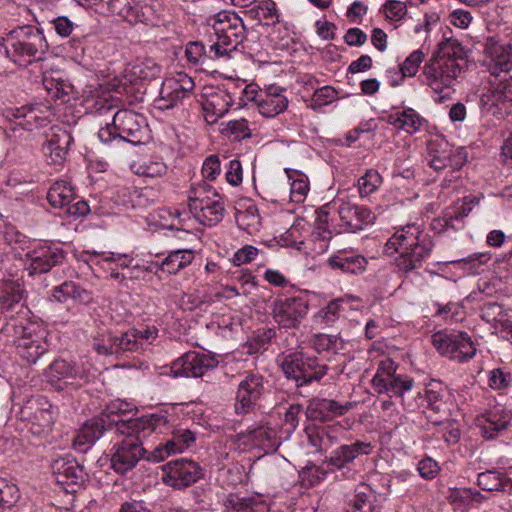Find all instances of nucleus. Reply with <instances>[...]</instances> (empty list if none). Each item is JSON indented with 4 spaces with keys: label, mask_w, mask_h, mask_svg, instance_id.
<instances>
[{
    "label": "nucleus",
    "mask_w": 512,
    "mask_h": 512,
    "mask_svg": "<svg viewBox=\"0 0 512 512\" xmlns=\"http://www.w3.org/2000/svg\"><path fill=\"white\" fill-rule=\"evenodd\" d=\"M237 437L243 445L260 449L264 453L275 451L279 446L276 430L264 421L249 427Z\"/></svg>",
    "instance_id": "aec40b11"
},
{
    "label": "nucleus",
    "mask_w": 512,
    "mask_h": 512,
    "mask_svg": "<svg viewBox=\"0 0 512 512\" xmlns=\"http://www.w3.org/2000/svg\"><path fill=\"white\" fill-rule=\"evenodd\" d=\"M217 365L218 361L214 356L188 351L172 363L171 369L176 376L198 378L216 368Z\"/></svg>",
    "instance_id": "dca6fc26"
},
{
    "label": "nucleus",
    "mask_w": 512,
    "mask_h": 512,
    "mask_svg": "<svg viewBox=\"0 0 512 512\" xmlns=\"http://www.w3.org/2000/svg\"><path fill=\"white\" fill-rule=\"evenodd\" d=\"M173 436L162 446L156 447L152 451L151 459L153 462H160L172 453L182 452L195 441V435L192 431L184 428L174 429Z\"/></svg>",
    "instance_id": "c756f323"
},
{
    "label": "nucleus",
    "mask_w": 512,
    "mask_h": 512,
    "mask_svg": "<svg viewBox=\"0 0 512 512\" xmlns=\"http://www.w3.org/2000/svg\"><path fill=\"white\" fill-rule=\"evenodd\" d=\"M133 335L137 339V342L140 344L139 352L142 353L145 351L150 344L157 338L158 329L155 326H147L145 329H131Z\"/></svg>",
    "instance_id": "338daca9"
},
{
    "label": "nucleus",
    "mask_w": 512,
    "mask_h": 512,
    "mask_svg": "<svg viewBox=\"0 0 512 512\" xmlns=\"http://www.w3.org/2000/svg\"><path fill=\"white\" fill-rule=\"evenodd\" d=\"M383 179L375 169H369L358 179V189L361 197H367L378 190Z\"/></svg>",
    "instance_id": "3c124183"
},
{
    "label": "nucleus",
    "mask_w": 512,
    "mask_h": 512,
    "mask_svg": "<svg viewBox=\"0 0 512 512\" xmlns=\"http://www.w3.org/2000/svg\"><path fill=\"white\" fill-rule=\"evenodd\" d=\"M464 72L463 67L453 61L440 60L436 56L423 67L424 82L436 93L451 88L456 79Z\"/></svg>",
    "instance_id": "f8f14e48"
},
{
    "label": "nucleus",
    "mask_w": 512,
    "mask_h": 512,
    "mask_svg": "<svg viewBox=\"0 0 512 512\" xmlns=\"http://www.w3.org/2000/svg\"><path fill=\"white\" fill-rule=\"evenodd\" d=\"M64 260V251L48 243H38L25 254V269L29 275L47 273Z\"/></svg>",
    "instance_id": "4468645a"
},
{
    "label": "nucleus",
    "mask_w": 512,
    "mask_h": 512,
    "mask_svg": "<svg viewBox=\"0 0 512 512\" xmlns=\"http://www.w3.org/2000/svg\"><path fill=\"white\" fill-rule=\"evenodd\" d=\"M146 119L129 109H120L113 114L112 123L98 131V138L105 144L123 142L138 145L146 134Z\"/></svg>",
    "instance_id": "39448f33"
},
{
    "label": "nucleus",
    "mask_w": 512,
    "mask_h": 512,
    "mask_svg": "<svg viewBox=\"0 0 512 512\" xmlns=\"http://www.w3.org/2000/svg\"><path fill=\"white\" fill-rule=\"evenodd\" d=\"M373 451L371 442L355 440L349 444H342L334 449L327 458L326 463L336 469H343L353 463L360 456L370 455Z\"/></svg>",
    "instance_id": "b1692460"
},
{
    "label": "nucleus",
    "mask_w": 512,
    "mask_h": 512,
    "mask_svg": "<svg viewBox=\"0 0 512 512\" xmlns=\"http://www.w3.org/2000/svg\"><path fill=\"white\" fill-rule=\"evenodd\" d=\"M327 265L346 275H361L367 269L368 260L361 254L338 252L327 259Z\"/></svg>",
    "instance_id": "7c9ffc66"
},
{
    "label": "nucleus",
    "mask_w": 512,
    "mask_h": 512,
    "mask_svg": "<svg viewBox=\"0 0 512 512\" xmlns=\"http://www.w3.org/2000/svg\"><path fill=\"white\" fill-rule=\"evenodd\" d=\"M311 347L317 352H337L343 349L344 343L339 335L317 333L310 339Z\"/></svg>",
    "instance_id": "49530a36"
},
{
    "label": "nucleus",
    "mask_w": 512,
    "mask_h": 512,
    "mask_svg": "<svg viewBox=\"0 0 512 512\" xmlns=\"http://www.w3.org/2000/svg\"><path fill=\"white\" fill-rule=\"evenodd\" d=\"M102 256V260L105 262H117L121 268H128L130 270L132 266V258L127 254H120L114 252H97V251H84L81 254V259L85 262L92 261L93 257Z\"/></svg>",
    "instance_id": "603ef678"
},
{
    "label": "nucleus",
    "mask_w": 512,
    "mask_h": 512,
    "mask_svg": "<svg viewBox=\"0 0 512 512\" xmlns=\"http://www.w3.org/2000/svg\"><path fill=\"white\" fill-rule=\"evenodd\" d=\"M107 11L131 25L153 24V10L149 5H141L135 0H104Z\"/></svg>",
    "instance_id": "a211bd4d"
},
{
    "label": "nucleus",
    "mask_w": 512,
    "mask_h": 512,
    "mask_svg": "<svg viewBox=\"0 0 512 512\" xmlns=\"http://www.w3.org/2000/svg\"><path fill=\"white\" fill-rule=\"evenodd\" d=\"M281 369L285 377L293 381L296 393L301 397H308L311 394V387L319 383L329 370L318 357L301 351L285 355Z\"/></svg>",
    "instance_id": "7ed1b4c3"
},
{
    "label": "nucleus",
    "mask_w": 512,
    "mask_h": 512,
    "mask_svg": "<svg viewBox=\"0 0 512 512\" xmlns=\"http://www.w3.org/2000/svg\"><path fill=\"white\" fill-rule=\"evenodd\" d=\"M477 484L483 491H505L510 486V479L496 470H487L478 474Z\"/></svg>",
    "instance_id": "c03bdc74"
},
{
    "label": "nucleus",
    "mask_w": 512,
    "mask_h": 512,
    "mask_svg": "<svg viewBox=\"0 0 512 512\" xmlns=\"http://www.w3.org/2000/svg\"><path fill=\"white\" fill-rule=\"evenodd\" d=\"M233 104V98L226 90L219 89L210 95L207 100L206 107L211 109L213 114L217 117H222L229 110V107Z\"/></svg>",
    "instance_id": "09e8293b"
},
{
    "label": "nucleus",
    "mask_w": 512,
    "mask_h": 512,
    "mask_svg": "<svg viewBox=\"0 0 512 512\" xmlns=\"http://www.w3.org/2000/svg\"><path fill=\"white\" fill-rule=\"evenodd\" d=\"M187 97L188 95L177 87H174V85L167 79L163 82L160 97L156 101L159 109L168 110L181 104Z\"/></svg>",
    "instance_id": "a18cd8bd"
},
{
    "label": "nucleus",
    "mask_w": 512,
    "mask_h": 512,
    "mask_svg": "<svg viewBox=\"0 0 512 512\" xmlns=\"http://www.w3.org/2000/svg\"><path fill=\"white\" fill-rule=\"evenodd\" d=\"M92 346L99 355H115V333L107 332L95 337Z\"/></svg>",
    "instance_id": "13d9d810"
},
{
    "label": "nucleus",
    "mask_w": 512,
    "mask_h": 512,
    "mask_svg": "<svg viewBox=\"0 0 512 512\" xmlns=\"http://www.w3.org/2000/svg\"><path fill=\"white\" fill-rule=\"evenodd\" d=\"M221 126V133L232 141L240 142L252 135L248 121L244 118L223 122Z\"/></svg>",
    "instance_id": "de8ad7c7"
},
{
    "label": "nucleus",
    "mask_w": 512,
    "mask_h": 512,
    "mask_svg": "<svg viewBox=\"0 0 512 512\" xmlns=\"http://www.w3.org/2000/svg\"><path fill=\"white\" fill-rule=\"evenodd\" d=\"M216 41L210 45L215 58H231V54L245 39V26L235 13L220 12L213 19Z\"/></svg>",
    "instance_id": "0eeeda50"
},
{
    "label": "nucleus",
    "mask_w": 512,
    "mask_h": 512,
    "mask_svg": "<svg viewBox=\"0 0 512 512\" xmlns=\"http://www.w3.org/2000/svg\"><path fill=\"white\" fill-rule=\"evenodd\" d=\"M112 423L108 422L105 417H93L87 420L79 429L76 437L73 440V447L85 453L97 440H99L103 433L112 430Z\"/></svg>",
    "instance_id": "5701e85b"
},
{
    "label": "nucleus",
    "mask_w": 512,
    "mask_h": 512,
    "mask_svg": "<svg viewBox=\"0 0 512 512\" xmlns=\"http://www.w3.org/2000/svg\"><path fill=\"white\" fill-rule=\"evenodd\" d=\"M309 301L304 296L277 298L273 301L271 313L280 328L298 329L306 318Z\"/></svg>",
    "instance_id": "9b49d317"
},
{
    "label": "nucleus",
    "mask_w": 512,
    "mask_h": 512,
    "mask_svg": "<svg viewBox=\"0 0 512 512\" xmlns=\"http://www.w3.org/2000/svg\"><path fill=\"white\" fill-rule=\"evenodd\" d=\"M512 420L510 412L504 409L489 411L477 418V425L486 439H494L501 431L505 430Z\"/></svg>",
    "instance_id": "473e14b6"
},
{
    "label": "nucleus",
    "mask_w": 512,
    "mask_h": 512,
    "mask_svg": "<svg viewBox=\"0 0 512 512\" xmlns=\"http://www.w3.org/2000/svg\"><path fill=\"white\" fill-rule=\"evenodd\" d=\"M41 330L34 323L22 318H15L13 315L7 320L0 330V334L4 341L8 344H19L22 339L31 337V334H36Z\"/></svg>",
    "instance_id": "f704fd0d"
},
{
    "label": "nucleus",
    "mask_w": 512,
    "mask_h": 512,
    "mask_svg": "<svg viewBox=\"0 0 512 512\" xmlns=\"http://www.w3.org/2000/svg\"><path fill=\"white\" fill-rule=\"evenodd\" d=\"M386 122L409 134L419 131L424 119L412 108L403 109L401 112L389 114Z\"/></svg>",
    "instance_id": "58836bf2"
},
{
    "label": "nucleus",
    "mask_w": 512,
    "mask_h": 512,
    "mask_svg": "<svg viewBox=\"0 0 512 512\" xmlns=\"http://www.w3.org/2000/svg\"><path fill=\"white\" fill-rule=\"evenodd\" d=\"M431 341L441 355L459 363L469 361L477 351L471 337L463 331H439L432 335Z\"/></svg>",
    "instance_id": "1a4fd4ad"
},
{
    "label": "nucleus",
    "mask_w": 512,
    "mask_h": 512,
    "mask_svg": "<svg viewBox=\"0 0 512 512\" xmlns=\"http://www.w3.org/2000/svg\"><path fill=\"white\" fill-rule=\"evenodd\" d=\"M194 254L192 250H173L162 260V273L168 275L177 274L192 263Z\"/></svg>",
    "instance_id": "ea45409f"
},
{
    "label": "nucleus",
    "mask_w": 512,
    "mask_h": 512,
    "mask_svg": "<svg viewBox=\"0 0 512 512\" xmlns=\"http://www.w3.org/2000/svg\"><path fill=\"white\" fill-rule=\"evenodd\" d=\"M284 88L277 85L267 87L258 99V108L261 115L271 118L283 112L288 106V99L283 94Z\"/></svg>",
    "instance_id": "72a5a7b5"
},
{
    "label": "nucleus",
    "mask_w": 512,
    "mask_h": 512,
    "mask_svg": "<svg viewBox=\"0 0 512 512\" xmlns=\"http://www.w3.org/2000/svg\"><path fill=\"white\" fill-rule=\"evenodd\" d=\"M57 413V407L53 406L44 396H32L21 406L19 417L43 429H50Z\"/></svg>",
    "instance_id": "f3484780"
},
{
    "label": "nucleus",
    "mask_w": 512,
    "mask_h": 512,
    "mask_svg": "<svg viewBox=\"0 0 512 512\" xmlns=\"http://www.w3.org/2000/svg\"><path fill=\"white\" fill-rule=\"evenodd\" d=\"M397 364L391 358H385L378 364L377 371L372 378V387L376 388L389 380V378L397 375Z\"/></svg>",
    "instance_id": "4d7b16f0"
},
{
    "label": "nucleus",
    "mask_w": 512,
    "mask_h": 512,
    "mask_svg": "<svg viewBox=\"0 0 512 512\" xmlns=\"http://www.w3.org/2000/svg\"><path fill=\"white\" fill-rule=\"evenodd\" d=\"M135 410V406L121 399H115L109 402L100 413L108 422L112 423V428L117 432V423L127 422L131 418L124 419L123 416Z\"/></svg>",
    "instance_id": "37998d69"
},
{
    "label": "nucleus",
    "mask_w": 512,
    "mask_h": 512,
    "mask_svg": "<svg viewBox=\"0 0 512 512\" xmlns=\"http://www.w3.org/2000/svg\"><path fill=\"white\" fill-rule=\"evenodd\" d=\"M340 226L348 232H357L374 223L376 216L367 207L342 201L337 208Z\"/></svg>",
    "instance_id": "412c9836"
},
{
    "label": "nucleus",
    "mask_w": 512,
    "mask_h": 512,
    "mask_svg": "<svg viewBox=\"0 0 512 512\" xmlns=\"http://www.w3.org/2000/svg\"><path fill=\"white\" fill-rule=\"evenodd\" d=\"M305 433L310 446L320 453L340 443L347 435L345 427L338 422L321 426L311 425L306 427Z\"/></svg>",
    "instance_id": "6ab92c4d"
},
{
    "label": "nucleus",
    "mask_w": 512,
    "mask_h": 512,
    "mask_svg": "<svg viewBox=\"0 0 512 512\" xmlns=\"http://www.w3.org/2000/svg\"><path fill=\"white\" fill-rule=\"evenodd\" d=\"M254 502L253 498H241L236 494H230L225 501V507L235 512H252Z\"/></svg>",
    "instance_id": "69168bd1"
},
{
    "label": "nucleus",
    "mask_w": 512,
    "mask_h": 512,
    "mask_svg": "<svg viewBox=\"0 0 512 512\" xmlns=\"http://www.w3.org/2000/svg\"><path fill=\"white\" fill-rule=\"evenodd\" d=\"M7 56L19 66L43 59L48 49L47 41L41 31L32 26H22L11 31L4 39Z\"/></svg>",
    "instance_id": "20e7f679"
},
{
    "label": "nucleus",
    "mask_w": 512,
    "mask_h": 512,
    "mask_svg": "<svg viewBox=\"0 0 512 512\" xmlns=\"http://www.w3.org/2000/svg\"><path fill=\"white\" fill-rule=\"evenodd\" d=\"M353 406L350 401L339 403L332 399L313 398L306 407V416L312 420L327 421L346 414Z\"/></svg>",
    "instance_id": "393cba45"
},
{
    "label": "nucleus",
    "mask_w": 512,
    "mask_h": 512,
    "mask_svg": "<svg viewBox=\"0 0 512 512\" xmlns=\"http://www.w3.org/2000/svg\"><path fill=\"white\" fill-rule=\"evenodd\" d=\"M25 290L16 280L6 279L0 282V312L19 313L23 307Z\"/></svg>",
    "instance_id": "2f4dec72"
},
{
    "label": "nucleus",
    "mask_w": 512,
    "mask_h": 512,
    "mask_svg": "<svg viewBox=\"0 0 512 512\" xmlns=\"http://www.w3.org/2000/svg\"><path fill=\"white\" fill-rule=\"evenodd\" d=\"M49 351V345L46 341V333L43 329L38 330L31 337L22 339L16 344V353L20 359L27 365H34L44 357Z\"/></svg>",
    "instance_id": "c85d7f7f"
},
{
    "label": "nucleus",
    "mask_w": 512,
    "mask_h": 512,
    "mask_svg": "<svg viewBox=\"0 0 512 512\" xmlns=\"http://www.w3.org/2000/svg\"><path fill=\"white\" fill-rule=\"evenodd\" d=\"M354 511L358 512H372L373 506L370 501V488L362 485L356 489L353 500Z\"/></svg>",
    "instance_id": "680f3d73"
},
{
    "label": "nucleus",
    "mask_w": 512,
    "mask_h": 512,
    "mask_svg": "<svg viewBox=\"0 0 512 512\" xmlns=\"http://www.w3.org/2000/svg\"><path fill=\"white\" fill-rule=\"evenodd\" d=\"M225 215L224 202L211 205L206 210H203L199 215L194 218L202 225L212 227L222 221Z\"/></svg>",
    "instance_id": "6e6d98bb"
},
{
    "label": "nucleus",
    "mask_w": 512,
    "mask_h": 512,
    "mask_svg": "<svg viewBox=\"0 0 512 512\" xmlns=\"http://www.w3.org/2000/svg\"><path fill=\"white\" fill-rule=\"evenodd\" d=\"M185 54L187 60L194 65L203 64L206 59H216L214 54L210 53V49L206 50L205 45L201 41L189 42L186 45Z\"/></svg>",
    "instance_id": "5fc2aeb1"
},
{
    "label": "nucleus",
    "mask_w": 512,
    "mask_h": 512,
    "mask_svg": "<svg viewBox=\"0 0 512 512\" xmlns=\"http://www.w3.org/2000/svg\"><path fill=\"white\" fill-rule=\"evenodd\" d=\"M450 395L447 387L438 380H431L423 391H418L412 402L406 404V410L414 412L422 409L426 418L434 425L449 421Z\"/></svg>",
    "instance_id": "423d86ee"
},
{
    "label": "nucleus",
    "mask_w": 512,
    "mask_h": 512,
    "mask_svg": "<svg viewBox=\"0 0 512 512\" xmlns=\"http://www.w3.org/2000/svg\"><path fill=\"white\" fill-rule=\"evenodd\" d=\"M480 317L487 323H491L494 328L498 329V323L505 310L497 302H486L482 305Z\"/></svg>",
    "instance_id": "bf43d9fd"
},
{
    "label": "nucleus",
    "mask_w": 512,
    "mask_h": 512,
    "mask_svg": "<svg viewBox=\"0 0 512 512\" xmlns=\"http://www.w3.org/2000/svg\"><path fill=\"white\" fill-rule=\"evenodd\" d=\"M48 202L55 208L66 209L76 200L72 186L66 181H56L47 192Z\"/></svg>",
    "instance_id": "a19ab883"
},
{
    "label": "nucleus",
    "mask_w": 512,
    "mask_h": 512,
    "mask_svg": "<svg viewBox=\"0 0 512 512\" xmlns=\"http://www.w3.org/2000/svg\"><path fill=\"white\" fill-rule=\"evenodd\" d=\"M170 429L167 417L162 414H151L127 422L117 423V434L124 436L116 443L111 454V467L118 474H125L138 463L140 459H151L152 452L147 455L143 440L152 433L164 434Z\"/></svg>",
    "instance_id": "f257e3e1"
},
{
    "label": "nucleus",
    "mask_w": 512,
    "mask_h": 512,
    "mask_svg": "<svg viewBox=\"0 0 512 512\" xmlns=\"http://www.w3.org/2000/svg\"><path fill=\"white\" fill-rule=\"evenodd\" d=\"M115 345V356L117 357L127 356L128 353H140V344L131 330L115 333Z\"/></svg>",
    "instance_id": "8fccbe9b"
},
{
    "label": "nucleus",
    "mask_w": 512,
    "mask_h": 512,
    "mask_svg": "<svg viewBox=\"0 0 512 512\" xmlns=\"http://www.w3.org/2000/svg\"><path fill=\"white\" fill-rule=\"evenodd\" d=\"M44 376L47 382L58 391L77 390L85 382L75 366L64 359L54 360L44 370Z\"/></svg>",
    "instance_id": "2eb2a0df"
},
{
    "label": "nucleus",
    "mask_w": 512,
    "mask_h": 512,
    "mask_svg": "<svg viewBox=\"0 0 512 512\" xmlns=\"http://www.w3.org/2000/svg\"><path fill=\"white\" fill-rule=\"evenodd\" d=\"M467 158L468 153L464 147H454L442 137L431 138L427 143L428 165L436 172L446 169L459 171Z\"/></svg>",
    "instance_id": "6e6552de"
},
{
    "label": "nucleus",
    "mask_w": 512,
    "mask_h": 512,
    "mask_svg": "<svg viewBox=\"0 0 512 512\" xmlns=\"http://www.w3.org/2000/svg\"><path fill=\"white\" fill-rule=\"evenodd\" d=\"M342 300L335 299L330 301L325 307L321 308L315 315L314 320L318 324L330 326L340 315Z\"/></svg>",
    "instance_id": "864d4df0"
},
{
    "label": "nucleus",
    "mask_w": 512,
    "mask_h": 512,
    "mask_svg": "<svg viewBox=\"0 0 512 512\" xmlns=\"http://www.w3.org/2000/svg\"><path fill=\"white\" fill-rule=\"evenodd\" d=\"M269 393V381L259 372L246 373L238 384L234 411L237 415L251 413L258 402Z\"/></svg>",
    "instance_id": "9d476101"
},
{
    "label": "nucleus",
    "mask_w": 512,
    "mask_h": 512,
    "mask_svg": "<svg viewBox=\"0 0 512 512\" xmlns=\"http://www.w3.org/2000/svg\"><path fill=\"white\" fill-rule=\"evenodd\" d=\"M481 103L487 111L493 107L507 111L512 105V77L491 83L482 94Z\"/></svg>",
    "instance_id": "bb28decb"
},
{
    "label": "nucleus",
    "mask_w": 512,
    "mask_h": 512,
    "mask_svg": "<svg viewBox=\"0 0 512 512\" xmlns=\"http://www.w3.org/2000/svg\"><path fill=\"white\" fill-rule=\"evenodd\" d=\"M487 65L496 71L507 72L512 68V45L500 43L494 37H488L484 45Z\"/></svg>",
    "instance_id": "cd10ccee"
},
{
    "label": "nucleus",
    "mask_w": 512,
    "mask_h": 512,
    "mask_svg": "<svg viewBox=\"0 0 512 512\" xmlns=\"http://www.w3.org/2000/svg\"><path fill=\"white\" fill-rule=\"evenodd\" d=\"M20 498L18 487L11 482H8L6 486L0 491V507L11 508L13 507Z\"/></svg>",
    "instance_id": "774afa93"
},
{
    "label": "nucleus",
    "mask_w": 512,
    "mask_h": 512,
    "mask_svg": "<svg viewBox=\"0 0 512 512\" xmlns=\"http://www.w3.org/2000/svg\"><path fill=\"white\" fill-rule=\"evenodd\" d=\"M433 238L417 223H409L398 230L385 244L387 253L397 252L394 264L405 274L422 268L434 248Z\"/></svg>",
    "instance_id": "f03ea898"
},
{
    "label": "nucleus",
    "mask_w": 512,
    "mask_h": 512,
    "mask_svg": "<svg viewBox=\"0 0 512 512\" xmlns=\"http://www.w3.org/2000/svg\"><path fill=\"white\" fill-rule=\"evenodd\" d=\"M414 380L406 375H395L389 378L388 381L374 388L377 393H385L390 397L401 398L402 404L406 408L408 402H412L413 399L409 398V393L414 387Z\"/></svg>",
    "instance_id": "c9c22d12"
},
{
    "label": "nucleus",
    "mask_w": 512,
    "mask_h": 512,
    "mask_svg": "<svg viewBox=\"0 0 512 512\" xmlns=\"http://www.w3.org/2000/svg\"><path fill=\"white\" fill-rule=\"evenodd\" d=\"M52 473L58 484L65 486H80L86 477L84 468L72 455H64L54 459L51 463Z\"/></svg>",
    "instance_id": "4be33fe9"
},
{
    "label": "nucleus",
    "mask_w": 512,
    "mask_h": 512,
    "mask_svg": "<svg viewBox=\"0 0 512 512\" xmlns=\"http://www.w3.org/2000/svg\"><path fill=\"white\" fill-rule=\"evenodd\" d=\"M73 141V136L69 131L52 128L51 134L43 144V153L50 163L60 165L65 161Z\"/></svg>",
    "instance_id": "a878e982"
},
{
    "label": "nucleus",
    "mask_w": 512,
    "mask_h": 512,
    "mask_svg": "<svg viewBox=\"0 0 512 512\" xmlns=\"http://www.w3.org/2000/svg\"><path fill=\"white\" fill-rule=\"evenodd\" d=\"M162 65L153 58L137 61L130 69L133 81H152L161 76Z\"/></svg>",
    "instance_id": "79ce46f5"
},
{
    "label": "nucleus",
    "mask_w": 512,
    "mask_h": 512,
    "mask_svg": "<svg viewBox=\"0 0 512 512\" xmlns=\"http://www.w3.org/2000/svg\"><path fill=\"white\" fill-rule=\"evenodd\" d=\"M511 383V374L503 368H495L488 373V385L494 390L507 388Z\"/></svg>",
    "instance_id": "052dcab7"
},
{
    "label": "nucleus",
    "mask_w": 512,
    "mask_h": 512,
    "mask_svg": "<svg viewBox=\"0 0 512 512\" xmlns=\"http://www.w3.org/2000/svg\"><path fill=\"white\" fill-rule=\"evenodd\" d=\"M440 60L453 61L463 67L465 71L467 65V50L465 47L453 37H444L438 44V50L435 55Z\"/></svg>",
    "instance_id": "e433bc0d"
},
{
    "label": "nucleus",
    "mask_w": 512,
    "mask_h": 512,
    "mask_svg": "<svg viewBox=\"0 0 512 512\" xmlns=\"http://www.w3.org/2000/svg\"><path fill=\"white\" fill-rule=\"evenodd\" d=\"M424 53L422 50L418 49L413 51L402 63L400 67V71L403 74V76H414L419 68V65L424 60Z\"/></svg>",
    "instance_id": "e2e57ef3"
},
{
    "label": "nucleus",
    "mask_w": 512,
    "mask_h": 512,
    "mask_svg": "<svg viewBox=\"0 0 512 512\" xmlns=\"http://www.w3.org/2000/svg\"><path fill=\"white\" fill-rule=\"evenodd\" d=\"M202 477L199 464L187 458L172 460L163 466L162 481L174 489L189 487Z\"/></svg>",
    "instance_id": "ddd939ff"
},
{
    "label": "nucleus",
    "mask_w": 512,
    "mask_h": 512,
    "mask_svg": "<svg viewBox=\"0 0 512 512\" xmlns=\"http://www.w3.org/2000/svg\"><path fill=\"white\" fill-rule=\"evenodd\" d=\"M479 203V199L474 196H467L463 199L461 205L454 207L451 211H447L443 218L436 220L443 229H461L463 220L471 213L473 207Z\"/></svg>",
    "instance_id": "4c0bfd02"
},
{
    "label": "nucleus",
    "mask_w": 512,
    "mask_h": 512,
    "mask_svg": "<svg viewBox=\"0 0 512 512\" xmlns=\"http://www.w3.org/2000/svg\"><path fill=\"white\" fill-rule=\"evenodd\" d=\"M309 190L308 179L299 174L298 178L293 179L290 187L291 200L295 203H301L305 200Z\"/></svg>",
    "instance_id": "0e129e2a"
}]
</instances>
